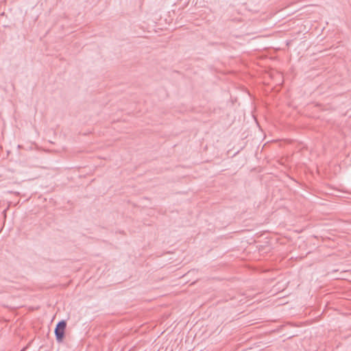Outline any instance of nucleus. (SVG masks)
Returning a JSON list of instances; mask_svg holds the SVG:
<instances>
[{"label": "nucleus", "mask_w": 351, "mask_h": 351, "mask_svg": "<svg viewBox=\"0 0 351 351\" xmlns=\"http://www.w3.org/2000/svg\"><path fill=\"white\" fill-rule=\"evenodd\" d=\"M66 327V322L65 320L60 321L55 328V335L58 342H62L65 334V329Z\"/></svg>", "instance_id": "obj_1"}]
</instances>
